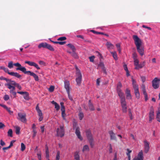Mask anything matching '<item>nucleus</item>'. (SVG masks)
I'll use <instances>...</instances> for the list:
<instances>
[{
  "instance_id": "28",
  "label": "nucleus",
  "mask_w": 160,
  "mask_h": 160,
  "mask_svg": "<svg viewBox=\"0 0 160 160\" xmlns=\"http://www.w3.org/2000/svg\"><path fill=\"white\" fill-rule=\"evenodd\" d=\"M76 51H72L71 55L74 58L76 59H78V56L76 52Z\"/></svg>"
},
{
  "instance_id": "13",
  "label": "nucleus",
  "mask_w": 160,
  "mask_h": 160,
  "mask_svg": "<svg viewBox=\"0 0 160 160\" xmlns=\"http://www.w3.org/2000/svg\"><path fill=\"white\" fill-rule=\"evenodd\" d=\"M25 63L28 64V65L31 66H33L36 68L37 69L39 70L40 69V68L39 67L38 65L35 62H31L30 61H25Z\"/></svg>"
},
{
  "instance_id": "26",
  "label": "nucleus",
  "mask_w": 160,
  "mask_h": 160,
  "mask_svg": "<svg viewBox=\"0 0 160 160\" xmlns=\"http://www.w3.org/2000/svg\"><path fill=\"white\" fill-rule=\"evenodd\" d=\"M51 103L52 104L55 105V108L56 109L57 111H58L60 109V106L59 105L54 101H52Z\"/></svg>"
},
{
  "instance_id": "31",
  "label": "nucleus",
  "mask_w": 160,
  "mask_h": 160,
  "mask_svg": "<svg viewBox=\"0 0 160 160\" xmlns=\"http://www.w3.org/2000/svg\"><path fill=\"white\" fill-rule=\"evenodd\" d=\"M0 79L1 80H5L7 82V83H9L12 81L11 79H7L3 76H1L0 77Z\"/></svg>"
},
{
  "instance_id": "40",
  "label": "nucleus",
  "mask_w": 160,
  "mask_h": 160,
  "mask_svg": "<svg viewBox=\"0 0 160 160\" xmlns=\"http://www.w3.org/2000/svg\"><path fill=\"white\" fill-rule=\"evenodd\" d=\"M8 136L12 137V129H9L8 132Z\"/></svg>"
},
{
  "instance_id": "29",
  "label": "nucleus",
  "mask_w": 160,
  "mask_h": 160,
  "mask_svg": "<svg viewBox=\"0 0 160 160\" xmlns=\"http://www.w3.org/2000/svg\"><path fill=\"white\" fill-rule=\"evenodd\" d=\"M74 158L75 160H80V156L78 152H75Z\"/></svg>"
},
{
  "instance_id": "30",
  "label": "nucleus",
  "mask_w": 160,
  "mask_h": 160,
  "mask_svg": "<svg viewBox=\"0 0 160 160\" xmlns=\"http://www.w3.org/2000/svg\"><path fill=\"white\" fill-rule=\"evenodd\" d=\"M67 46L70 48L72 51H76V49L74 46L72 44L69 43L67 45Z\"/></svg>"
},
{
  "instance_id": "11",
  "label": "nucleus",
  "mask_w": 160,
  "mask_h": 160,
  "mask_svg": "<svg viewBox=\"0 0 160 160\" xmlns=\"http://www.w3.org/2000/svg\"><path fill=\"white\" fill-rule=\"evenodd\" d=\"M76 75L77 78H76V81L77 85L79 86L82 81V75L79 70L76 72Z\"/></svg>"
},
{
  "instance_id": "4",
  "label": "nucleus",
  "mask_w": 160,
  "mask_h": 160,
  "mask_svg": "<svg viewBox=\"0 0 160 160\" xmlns=\"http://www.w3.org/2000/svg\"><path fill=\"white\" fill-rule=\"evenodd\" d=\"M132 80L136 97L138 98H139L140 97V94L139 92L138 86L136 84V81L133 78H132Z\"/></svg>"
},
{
  "instance_id": "59",
  "label": "nucleus",
  "mask_w": 160,
  "mask_h": 160,
  "mask_svg": "<svg viewBox=\"0 0 160 160\" xmlns=\"http://www.w3.org/2000/svg\"><path fill=\"white\" fill-rule=\"evenodd\" d=\"M145 97V101H147L148 100V95L146 93H143Z\"/></svg>"
},
{
  "instance_id": "38",
  "label": "nucleus",
  "mask_w": 160,
  "mask_h": 160,
  "mask_svg": "<svg viewBox=\"0 0 160 160\" xmlns=\"http://www.w3.org/2000/svg\"><path fill=\"white\" fill-rule=\"evenodd\" d=\"M79 119L80 120H81L84 117L83 113L82 112H80L78 115Z\"/></svg>"
},
{
  "instance_id": "5",
  "label": "nucleus",
  "mask_w": 160,
  "mask_h": 160,
  "mask_svg": "<svg viewBox=\"0 0 160 160\" xmlns=\"http://www.w3.org/2000/svg\"><path fill=\"white\" fill-rule=\"evenodd\" d=\"M38 47L39 48H47L52 51H54V48L51 45L46 42L40 43L38 45Z\"/></svg>"
},
{
  "instance_id": "3",
  "label": "nucleus",
  "mask_w": 160,
  "mask_h": 160,
  "mask_svg": "<svg viewBox=\"0 0 160 160\" xmlns=\"http://www.w3.org/2000/svg\"><path fill=\"white\" fill-rule=\"evenodd\" d=\"M86 135L91 148L94 145V139L90 130L88 129L86 131Z\"/></svg>"
},
{
  "instance_id": "62",
  "label": "nucleus",
  "mask_w": 160,
  "mask_h": 160,
  "mask_svg": "<svg viewBox=\"0 0 160 160\" xmlns=\"http://www.w3.org/2000/svg\"><path fill=\"white\" fill-rule=\"evenodd\" d=\"M58 44L61 45H64L66 43V42L65 41H59L58 42Z\"/></svg>"
},
{
  "instance_id": "36",
  "label": "nucleus",
  "mask_w": 160,
  "mask_h": 160,
  "mask_svg": "<svg viewBox=\"0 0 160 160\" xmlns=\"http://www.w3.org/2000/svg\"><path fill=\"white\" fill-rule=\"evenodd\" d=\"M106 45L108 48H112L113 47V45L109 42H107L106 43Z\"/></svg>"
},
{
  "instance_id": "17",
  "label": "nucleus",
  "mask_w": 160,
  "mask_h": 160,
  "mask_svg": "<svg viewBox=\"0 0 160 160\" xmlns=\"http://www.w3.org/2000/svg\"><path fill=\"white\" fill-rule=\"evenodd\" d=\"M12 81H14L12 80L10 82L8 83H5V85L7 86V88L10 89V90H13L14 91L15 90V86H13V85H12L11 84Z\"/></svg>"
},
{
  "instance_id": "34",
  "label": "nucleus",
  "mask_w": 160,
  "mask_h": 160,
  "mask_svg": "<svg viewBox=\"0 0 160 160\" xmlns=\"http://www.w3.org/2000/svg\"><path fill=\"white\" fill-rule=\"evenodd\" d=\"M46 158L48 159L49 157V151L48 148L47 146V145H46Z\"/></svg>"
},
{
  "instance_id": "12",
  "label": "nucleus",
  "mask_w": 160,
  "mask_h": 160,
  "mask_svg": "<svg viewBox=\"0 0 160 160\" xmlns=\"http://www.w3.org/2000/svg\"><path fill=\"white\" fill-rule=\"evenodd\" d=\"M154 108L152 106H151L150 108V112L149 114V123H151L152 119L154 118Z\"/></svg>"
},
{
  "instance_id": "19",
  "label": "nucleus",
  "mask_w": 160,
  "mask_h": 160,
  "mask_svg": "<svg viewBox=\"0 0 160 160\" xmlns=\"http://www.w3.org/2000/svg\"><path fill=\"white\" fill-rule=\"evenodd\" d=\"M138 52L141 56L144 54V49L143 47L142 46L137 47Z\"/></svg>"
},
{
  "instance_id": "21",
  "label": "nucleus",
  "mask_w": 160,
  "mask_h": 160,
  "mask_svg": "<svg viewBox=\"0 0 160 160\" xmlns=\"http://www.w3.org/2000/svg\"><path fill=\"white\" fill-rule=\"evenodd\" d=\"M108 133L110 135L111 140H116V137L115 134L113 132L112 130L109 131Z\"/></svg>"
},
{
  "instance_id": "8",
  "label": "nucleus",
  "mask_w": 160,
  "mask_h": 160,
  "mask_svg": "<svg viewBox=\"0 0 160 160\" xmlns=\"http://www.w3.org/2000/svg\"><path fill=\"white\" fill-rule=\"evenodd\" d=\"M60 128H58L57 129V135L62 137L64 135V129L63 125L60 126Z\"/></svg>"
},
{
  "instance_id": "18",
  "label": "nucleus",
  "mask_w": 160,
  "mask_h": 160,
  "mask_svg": "<svg viewBox=\"0 0 160 160\" xmlns=\"http://www.w3.org/2000/svg\"><path fill=\"white\" fill-rule=\"evenodd\" d=\"M101 67L103 72L105 74H107V71L104 64L103 62H100L98 64V67Z\"/></svg>"
},
{
  "instance_id": "46",
  "label": "nucleus",
  "mask_w": 160,
  "mask_h": 160,
  "mask_svg": "<svg viewBox=\"0 0 160 160\" xmlns=\"http://www.w3.org/2000/svg\"><path fill=\"white\" fill-rule=\"evenodd\" d=\"M54 89V87L53 86H51L48 89L49 91L50 92L53 91Z\"/></svg>"
},
{
  "instance_id": "22",
  "label": "nucleus",
  "mask_w": 160,
  "mask_h": 160,
  "mask_svg": "<svg viewBox=\"0 0 160 160\" xmlns=\"http://www.w3.org/2000/svg\"><path fill=\"white\" fill-rule=\"evenodd\" d=\"M91 32H93L94 34H102V35H104L107 37L109 36V35L108 34H106V33H104L103 32H98L94 30H91Z\"/></svg>"
},
{
  "instance_id": "27",
  "label": "nucleus",
  "mask_w": 160,
  "mask_h": 160,
  "mask_svg": "<svg viewBox=\"0 0 160 160\" xmlns=\"http://www.w3.org/2000/svg\"><path fill=\"white\" fill-rule=\"evenodd\" d=\"M156 119L158 122H160V109L159 108L157 113Z\"/></svg>"
},
{
  "instance_id": "24",
  "label": "nucleus",
  "mask_w": 160,
  "mask_h": 160,
  "mask_svg": "<svg viewBox=\"0 0 160 160\" xmlns=\"http://www.w3.org/2000/svg\"><path fill=\"white\" fill-rule=\"evenodd\" d=\"M88 107L89 109L91 111H93L95 110L93 105L92 103L91 102V100H90L88 102Z\"/></svg>"
},
{
  "instance_id": "42",
  "label": "nucleus",
  "mask_w": 160,
  "mask_h": 160,
  "mask_svg": "<svg viewBox=\"0 0 160 160\" xmlns=\"http://www.w3.org/2000/svg\"><path fill=\"white\" fill-rule=\"evenodd\" d=\"M134 65L135 66V67H137L139 61L138 59L134 60Z\"/></svg>"
},
{
  "instance_id": "10",
  "label": "nucleus",
  "mask_w": 160,
  "mask_h": 160,
  "mask_svg": "<svg viewBox=\"0 0 160 160\" xmlns=\"http://www.w3.org/2000/svg\"><path fill=\"white\" fill-rule=\"evenodd\" d=\"M160 80L159 78H155L152 81V86L154 88L156 89L158 88Z\"/></svg>"
},
{
  "instance_id": "45",
  "label": "nucleus",
  "mask_w": 160,
  "mask_h": 160,
  "mask_svg": "<svg viewBox=\"0 0 160 160\" xmlns=\"http://www.w3.org/2000/svg\"><path fill=\"white\" fill-rule=\"evenodd\" d=\"M67 39L65 37H61L57 39L58 41H63L66 40Z\"/></svg>"
},
{
  "instance_id": "25",
  "label": "nucleus",
  "mask_w": 160,
  "mask_h": 160,
  "mask_svg": "<svg viewBox=\"0 0 160 160\" xmlns=\"http://www.w3.org/2000/svg\"><path fill=\"white\" fill-rule=\"evenodd\" d=\"M145 62H143L142 63L139 64L138 65L137 67H135V68L136 69H139L140 68H142L145 65Z\"/></svg>"
},
{
  "instance_id": "47",
  "label": "nucleus",
  "mask_w": 160,
  "mask_h": 160,
  "mask_svg": "<svg viewBox=\"0 0 160 160\" xmlns=\"http://www.w3.org/2000/svg\"><path fill=\"white\" fill-rule=\"evenodd\" d=\"M78 127L77 126V122L74 120L73 121V129H74L75 128H77Z\"/></svg>"
},
{
  "instance_id": "41",
  "label": "nucleus",
  "mask_w": 160,
  "mask_h": 160,
  "mask_svg": "<svg viewBox=\"0 0 160 160\" xmlns=\"http://www.w3.org/2000/svg\"><path fill=\"white\" fill-rule=\"evenodd\" d=\"M60 151H58L57 152L56 160H59L60 158Z\"/></svg>"
},
{
  "instance_id": "33",
  "label": "nucleus",
  "mask_w": 160,
  "mask_h": 160,
  "mask_svg": "<svg viewBox=\"0 0 160 160\" xmlns=\"http://www.w3.org/2000/svg\"><path fill=\"white\" fill-rule=\"evenodd\" d=\"M111 54L112 55L113 58L115 60H117L118 59L117 55L116 52H111Z\"/></svg>"
},
{
  "instance_id": "20",
  "label": "nucleus",
  "mask_w": 160,
  "mask_h": 160,
  "mask_svg": "<svg viewBox=\"0 0 160 160\" xmlns=\"http://www.w3.org/2000/svg\"><path fill=\"white\" fill-rule=\"evenodd\" d=\"M70 83L69 82L66 81L64 82V87L67 92H70Z\"/></svg>"
},
{
  "instance_id": "1",
  "label": "nucleus",
  "mask_w": 160,
  "mask_h": 160,
  "mask_svg": "<svg viewBox=\"0 0 160 160\" xmlns=\"http://www.w3.org/2000/svg\"><path fill=\"white\" fill-rule=\"evenodd\" d=\"M122 86L121 83L118 82L117 86V91L120 99V102L122 111L123 112H127V108L124 94L120 89Z\"/></svg>"
},
{
  "instance_id": "39",
  "label": "nucleus",
  "mask_w": 160,
  "mask_h": 160,
  "mask_svg": "<svg viewBox=\"0 0 160 160\" xmlns=\"http://www.w3.org/2000/svg\"><path fill=\"white\" fill-rule=\"evenodd\" d=\"M13 62L12 61H10L8 62V67L9 68H12L13 67Z\"/></svg>"
},
{
  "instance_id": "23",
  "label": "nucleus",
  "mask_w": 160,
  "mask_h": 160,
  "mask_svg": "<svg viewBox=\"0 0 160 160\" xmlns=\"http://www.w3.org/2000/svg\"><path fill=\"white\" fill-rule=\"evenodd\" d=\"M12 85H14L17 87L19 90L22 89V87L19 84L16 83L15 81H12L11 83Z\"/></svg>"
},
{
  "instance_id": "61",
  "label": "nucleus",
  "mask_w": 160,
  "mask_h": 160,
  "mask_svg": "<svg viewBox=\"0 0 160 160\" xmlns=\"http://www.w3.org/2000/svg\"><path fill=\"white\" fill-rule=\"evenodd\" d=\"M37 112L38 113V115H39V116H42V112L41 110H40L37 111Z\"/></svg>"
},
{
  "instance_id": "57",
  "label": "nucleus",
  "mask_w": 160,
  "mask_h": 160,
  "mask_svg": "<svg viewBox=\"0 0 160 160\" xmlns=\"http://www.w3.org/2000/svg\"><path fill=\"white\" fill-rule=\"evenodd\" d=\"M67 92V93L68 94V98H69V99L71 100V101H73V98H72V97L70 95V92Z\"/></svg>"
},
{
  "instance_id": "9",
  "label": "nucleus",
  "mask_w": 160,
  "mask_h": 160,
  "mask_svg": "<svg viewBox=\"0 0 160 160\" xmlns=\"http://www.w3.org/2000/svg\"><path fill=\"white\" fill-rule=\"evenodd\" d=\"M13 65L17 67L16 68L17 70H20L23 72L24 74L26 72V69L24 67H22L21 65L18 62H17L13 64Z\"/></svg>"
},
{
  "instance_id": "60",
  "label": "nucleus",
  "mask_w": 160,
  "mask_h": 160,
  "mask_svg": "<svg viewBox=\"0 0 160 160\" xmlns=\"http://www.w3.org/2000/svg\"><path fill=\"white\" fill-rule=\"evenodd\" d=\"M15 142V141L14 140H12V141L11 142L9 146V147L10 148L11 147H12L13 145V143L14 142Z\"/></svg>"
},
{
  "instance_id": "48",
  "label": "nucleus",
  "mask_w": 160,
  "mask_h": 160,
  "mask_svg": "<svg viewBox=\"0 0 160 160\" xmlns=\"http://www.w3.org/2000/svg\"><path fill=\"white\" fill-rule=\"evenodd\" d=\"M142 88L143 93H146L145 85L142 84Z\"/></svg>"
},
{
  "instance_id": "64",
  "label": "nucleus",
  "mask_w": 160,
  "mask_h": 160,
  "mask_svg": "<svg viewBox=\"0 0 160 160\" xmlns=\"http://www.w3.org/2000/svg\"><path fill=\"white\" fill-rule=\"evenodd\" d=\"M142 81L143 82H144L146 80V78L144 76H141V77Z\"/></svg>"
},
{
  "instance_id": "32",
  "label": "nucleus",
  "mask_w": 160,
  "mask_h": 160,
  "mask_svg": "<svg viewBox=\"0 0 160 160\" xmlns=\"http://www.w3.org/2000/svg\"><path fill=\"white\" fill-rule=\"evenodd\" d=\"M61 111H62V116L64 120H66L65 117L66 114L65 112V109H62V110H61Z\"/></svg>"
},
{
  "instance_id": "58",
  "label": "nucleus",
  "mask_w": 160,
  "mask_h": 160,
  "mask_svg": "<svg viewBox=\"0 0 160 160\" xmlns=\"http://www.w3.org/2000/svg\"><path fill=\"white\" fill-rule=\"evenodd\" d=\"M60 104H61V110H62V109H65V107L64 106V103L63 102H61L60 103Z\"/></svg>"
},
{
  "instance_id": "49",
  "label": "nucleus",
  "mask_w": 160,
  "mask_h": 160,
  "mask_svg": "<svg viewBox=\"0 0 160 160\" xmlns=\"http://www.w3.org/2000/svg\"><path fill=\"white\" fill-rule=\"evenodd\" d=\"M129 115L130 117L131 120H132L133 119V117L132 116V113H131V110L130 109H129Z\"/></svg>"
},
{
  "instance_id": "15",
  "label": "nucleus",
  "mask_w": 160,
  "mask_h": 160,
  "mask_svg": "<svg viewBox=\"0 0 160 160\" xmlns=\"http://www.w3.org/2000/svg\"><path fill=\"white\" fill-rule=\"evenodd\" d=\"M25 74L30 75L33 76L35 80L36 81H38L39 80L38 76L35 73L32 72H31V71H27Z\"/></svg>"
},
{
  "instance_id": "50",
  "label": "nucleus",
  "mask_w": 160,
  "mask_h": 160,
  "mask_svg": "<svg viewBox=\"0 0 160 160\" xmlns=\"http://www.w3.org/2000/svg\"><path fill=\"white\" fill-rule=\"evenodd\" d=\"M10 108H8L6 110H7V111L9 112V114L11 115H12L13 114V112L12 111L10 110Z\"/></svg>"
},
{
  "instance_id": "2",
  "label": "nucleus",
  "mask_w": 160,
  "mask_h": 160,
  "mask_svg": "<svg viewBox=\"0 0 160 160\" xmlns=\"http://www.w3.org/2000/svg\"><path fill=\"white\" fill-rule=\"evenodd\" d=\"M0 68L1 69L3 70L5 72L7 73L8 74L11 76H14L19 79H21V75L18 73L13 72H9L8 69L5 68V67L1 66Z\"/></svg>"
},
{
  "instance_id": "56",
  "label": "nucleus",
  "mask_w": 160,
  "mask_h": 160,
  "mask_svg": "<svg viewBox=\"0 0 160 160\" xmlns=\"http://www.w3.org/2000/svg\"><path fill=\"white\" fill-rule=\"evenodd\" d=\"M126 94V98L127 99H130L132 98L131 95V93Z\"/></svg>"
},
{
  "instance_id": "54",
  "label": "nucleus",
  "mask_w": 160,
  "mask_h": 160,
  "mask_svg": "<svg viewBox=\"0 0 160 160\" xmlns=\"http://www.w3.org/2000/svg\"><path fill=\"white\" fill-rule=\"evenodd\" d=\"M23 98L26 100H28L29 99L28 95L27 92L26 94H25Z\"/></svg>"
},
{
  "instance_id": "44",
  "label": "nucleus",
  "mask_w": 160,
  "mask_h": 160,
  "mask_svg": "<svg viewBox=\"0 0 160 160\" xmlns=\"http://www.w3.org/2000/svg\"><path fill=\"white\" fill-rule=\"evenodd\" d=\"M132 58H133V60L135 59H137V54L135 52H134L133 53L132 55Z\"/></svg>"
},
{
  "instance_id": "6",
  "label": "nucleus",
  "mask_w": 160,
  "mask_h": 160,
  "mask_svg": "<svg viewBox=\"0 0 160 160\" xmlns=\"http://www.w3.org/2000/svg\"><path fill=\"white\" fill-rule=\"evenodd\" d=\"M26 114L24 112H19L18 113L17 119L23 123H26L27 119L26 118Z\"/></svg>"
},
{
  "instance_id": "52",
  "label": "nucleus",
  "mask_w": 160,
  "mask_h": 160,
  "mask_svg": "<svg viewBox=\"0 0 160 160\" xmlns=\"http://www.w3.org/2000/svg\"><path fill=\"white\" fill-rule=\"evenodd\" d=\"M10 92L12 93L13 96H14V97H15L16 96V92L13 90H10Z\"/></svg>"
},
{
  "instance_id": "37",
  "label": "nucleus",
  "mask_w": 160,
  "mask_h": 160,
  "mask_svg": "<svg viewBox=\"0 0 160 160\" xmlns=\"http://www.w3.org/2000/svg\"><path fill=\"white\" fill-rule=\"evenodd\" d=\"M15 128L16 134H19L20 133V128L18 126H16L15 127Z\"/></svg>"
},
{
  "instance_id": "63",
  "label": "nucleus",
  "mask_w": 160,
  "mask_h": 160,
  "mask_svg": "<svg viewBox=\"0 0 160 160\" xmlns=\"http://www.w3.org/2000/svg\"><path fill=\"white\" fill-rule=\"evenodd\" d=\"M17 93L23 95V94H26L27 93V92L18 91L17 92Z\"/></svg>"
},
{
  "instance_id": "55",
  "label": "nucleus",
  "mask_w": 160,
  "mask_h": 160,
  "mask_svg": "<svg viewBox=\"0 0 160 160\" xmlns=\"http://www.w3.org/2000/svg\"><path fill=\"white\" fill-rule=\"evenodd\" d=\"M95 57L94 56H93L89 57L90 61L91 62H94V60Z\"/></svg>"
},
{
  "instance_id": "51",
  "label": "nucleus",
  "mask_w": 160,
  "mask_h": 160,
  "mask_svg": "<svg viewBox=\"0 0 160 160\" xmlns=\"http://www.w3.org/2000/svg\"><path fill=\"white\" fill-rule=\"evenodd\" d=\"M32 132H33L32 137L33 138H34L36 135V134L37 133V131L36 130V129L33 130Z\"/></svg>"
},
{
  "instance_id": "35",
  "label": "nucleus",
  "mask_w": 160,
  "mask_h": 160,
  "mask_svg": "<svg viewBox=\"0 0 160 160\" xmlns=\"http://www.w3.org/2000/svg\"><path fill=\"white\" fill-rule=\"evenodd\" d=\"M89 148L88 145H84L82 149V151L83 152L86 151H89Z\"/></svg>"
},
{
  "instance_id": "14",
  "label": "nucleus",
  "mask_w": 160,
  "mask_h": 160,
  "mask_svg": "<svg viewBox=\"0 0 160 160\" xmlns=\"http://www.w3.org/2000/svg\"><path fill=\"white\" fill-rule=\"evenodd\" d=\"M144 152L147 153L148 152L150 149L149 143L146 140L144 141Z\"/></svg>"
},
{
  "instance_id": "16",
  "label": "nucleus",
  "mask_w": 160,
  "mask_h": 160,
  "mask_svg": "<svg viewBox=\"0 0 160 160\" xmlns=\"http://www.w3.org/2000/svg\"><path fill=\"white\" fill-rule=\"evenodd\" d=\"M75 133L77 136L78 138L81 140H82L83 139L82 138L81 135V132L80 131V128L79 127H78L76 128L75 129Z\"/></svg>"
},
{
  "instance_id": "7",
  "label": "nucleus",
  "mask_w": 160,
  "mask_h": 160,
  "mask_svg": "<svg viewBox=\"0 0 160 160\" xmlns=\"http://www.w3.org/2000/svg\"><path fill=\"white\" fill-rule=\"evenodd\" d=\"M132 38L134 41V43L136 46V48L142 46V41L137 35H133L132 36Z\"/></svg>"
},
{
  "instance_id": "43",
  "label": "nucleus",
  "mask_w": 160,
  "mask_h": 160,
  "mask_svg": "<svg viewBox=\"0 0 160 160\" xmlns=\"http://www.w3.org/2000/svg\"><path fill=\"white\" fill-rule=\"evenodd\" d=\"M26 148V147L24 144L23 143H21V150L22 151H24Z\"/></svg>"
},
{
  "instance_id": "53",
  "label": "nucleus",
  "mask_w": 160,
  "mask_h": 160,
  "mask_svg": "<svg viewBox=\"0 0 160 160\" xmlns=\"http://www.w3.org/2000/svg\"><path fill=\"white\" fill-rule=\"evenodd\" d=\"M3 98L5 101H7L9 99V97L8 95H5L3 97Z\"/></svg>"
}]
</instances>
